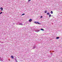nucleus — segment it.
<instances>
[{"mask_svg": "<svg viewBox=\"0 0 62 62\" xmlns=\"http://www.w3.org/2000/svg\"><path fill=\"white\" fill-rule=\"evenodd\" d=\"M37 24H40V23H39V22H37Z\"/></svg>", "mask_w": 62, "mask_h": 62, "instance_id": "obj_6", "label": "nucleus"}, {"mask_svg": "<svg viewBox=\"0 0 62 62\" xmlns=\"http://www.w3.org/2000/svg\"><path fill=\"white\" fill-rule=\"evenodd\" d=\"M19 25H23V24L22 23H20L19 24Z\"/></svg>", "mask_w": 62, "mask_h": 62, "instance_id": "obj_3", "label": "nucleus"}, {"mask_svg": "<svg viewBox=\"0 0 62 62\" xmlns=\"http://www.w3.org/2000/svg\"><path fill=\"white\" fill-rule=\"evenodd\" d=\"M0 9L1 10V11H3V8H0Z\"/></svg>", "mask_w": 62, "mask_h": 62, "instance_id": "obj_2", "label": "nucleus"}, {"mask_svg": "<svg viewBox=\"0 0 62 62\" xmlns=\"http://www.w3.org/2000/svg\"><path fill=\"white\" fill-rule=\"evenodd\" d=\"M34 23H36V24H37V22H34Z\"/></svg>", "mask_w": 62, "mask_h": 62, "instance_id": "obj_10", "label": "nucleus"}, {"mask_svg": "<svg viewBox=\"0 0 62 62\" xmlns=\"http://www.w3.org/2000/svg\"><path fill=\"white\" fill-rule=\"evenodd\" d=\"M39 30H37L36 31V32H39Z\"/></svg>", "mask_w": 62, "mask_h": 62, "instance_id": "obj_7", "label": "nucleus"}, {"mask_svg": "<svg viewBox=\"0 0 62 62\" xmlns=\"http://www.w3.org/2000/svg\"><path fill=\"white\" fill-rule=\"evenodd\" d=\"M59 39V37H57L56 38L57 39Z\"/></svg>", "mask_w": 62, "mask_h": 62, "instance_id": "obj_4", "label": "nucleus"}, {"mask_svg": "<svg viewBox=\"0 0 62 62\" xmlns=\"http://www.w3.org/2000/svg\"><path fill=\"white\" fill-rule=\"evenodd\" d=\"M45 13H47V11H45Z\"/></svg>", "mask_w": 62, "mask_h": 62, "instance_id": "obj_15", "label": "nucleus"}, {"mask_svg": "<svg viewBox=\"0 0 62 62\" xmlns=\"http://www.w3.org/2000/svg\"><path fill=\"white\" fill-rule=\"evenodd\" d=\"M3 12H1L0 13V14H2V13Z\"/></svg>", "mask_w": 62, "mask_h": 62, "instance_id": "obj_17", "label": "nucleus"}, {"mask_svg": "<svg viewBox=\"0 0 62 62\" xmlns=\"http://www.w3.org/2000/svg\"><path fill=\"white\" fill-rule=\"evenodd\" d=\"M35 48H36V47L35 46H34L33 48V49H35Z\"/></svg>", "mask_w": 62, "mask_h": 62, "instance_id": "obj_16", "label": "nucleus"}, {"mask_svg": "<svg viewBox=\"0 0 62 62\" xmlns=\"http://www.w3.org/2000/svg\"><path fill=\"white\" fill-rule=\"evenodd\" d=\"M51 54H52V53H51Z\"/></svg>", "mask_w": 62, "mask_h": 62, "instance_id": "obj_21", "label": "nucleus"}, {"mask_svg": "<svg viewBox=\"0 0 62 62\" xmlns=\"http://www.w3.org/2000/svg\"><path fill=\"white\" fill-rule=\"evenodd\" d=\"M51 14H53V11H51Z\"/></svg>", "mask_w": 62, "mask_h": 62, "instance_id": "obj_9", "label": "nucleus"}, {"mask_svg": "<svg viewBox=\"0 0 62 62\" xmlns=\"http://www.w3.org/2000/svg\"><path fill=\"white\" fill-rule=\"evenodd\" d=\"M42 18V16H41L40 17V18Z\"/></svg>", "mask_w": 62, "mask_h": 62, "instance_id": "obj_18", "label": "nucleus"}, {"mask_svg": "<svg viewBox=\"0 0 62 62\" xmlns=\"http://www.w3.org/2000/svg\"><path fill=\"white\" fill-rule=\"evenodd\" d=\"M1 57H0V61H3V60H1Z\"/></svg>", "mask_w": 62, "mask_h": 62, "instance_id": "obj_13", "label": "nucleus"}, {"mask_svg": "<svg viewBox=\"0 0 62 62\" xmlns=\"http://www.w3.org/2000/svg\"><path fill=\"white\" fill-rule=\"evenodd\" d=\"M41 30H42V31H44V30L42 29H41Z\"/></svg>", "mask_w": 62, "mask_h": 62, "instance_id": "obj_12", "label": "nucleus"}, {"mask_svg": "<svg viewBox=\"0 0 62 62\" xmlns=\"http://www.w3.org/2000/svg\"><path fill=\"white\" fill-rule=\"evenodd\" d=\"M15 61H16V62H17V60H15Z\"/></svg>", "mask_w": 62, "mask_h": 62, "instance_id": "obj_19", "label": "nucleus"}, {"mask_svg": "<svg viewBox=\"0 0 62 62\" xmlns=\"http://www.w3.org/2000/svg\"><path fill=\"white\" fill-rule=\"evenodd\" d=\"M25 15V14H23L22 15V16H23V15Z\"/></svg>", "mask_w": 62, "mask_h": 62, "instance_id": "obj_14", "label": "nucleus"}, {"mask_svg": "<svg viewBox=\"0 0 62 62\" xmlns=\"http://www.w3.org/2000/svg\"><path fill=\"white\" fill-rule=\"evenodd\" d=\"M11 57L12 59H13V58H14V57H13V56H11Z\"/></svg>", "mask_w": 62, "mask_h": 62, "instance_id": "obj_5", "label": "nucleus"}, {"mask_svg": "<svg viewBox=\"0 0 62 62\" xmlns=\"http://www.w3.org/2000/svg\"><path fill=\"white\" fill-rule=\"evenodd\" d=\"M47 15H49L50 14V13H48L47 14Z\"/></svg>", "mask_w": 62, "mask_h": 62, "instance_id": "obj_11", "label": "nucleus"}, {"mask_svg": "<svg viewBox=\"0 0 62 62\" xmlns=\"http://www.w3.org/2000/svg\"><path fill=\"white\" fill-rule=\"evenodd\" d=\"M29 22H31L32 21V20L31 19H30L29 21Z\"/></svg>", "mask_w": 62, "mask_h": 62, "instance_id": "obj_1", "label": "nucleus"}, {"mask_svg": "<svg viewBox=\"0 0 62 62\" xmlns=\"http://www.w3.org/2000/svg\"><path fill=\"white\" fill-rule=\"evenodd\" d=\"M17 60V59L15 58V60Z\"/></svg>", "mask_w": 62, "mask_h": 62, "instance_id": "obj_20", "label": "nucleus"}, {"mask_svg": "<svg viewBox=\"0 0 62 62\" xmlns=\"http://www.w3.org/2000/svg\"><path fill=\"white\" fill-rule=\"evenodd\" d=\"M51 14H50L49 15V17L50 18L51 17Z\"/></svg>", "mask_w": 62, "mask_h": 62, "instance_id": "obj_8", "label": "nucleus"}]
</instances>
